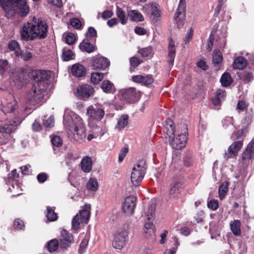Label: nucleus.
<instances>
[{"instance_id": "obj_4", "label": "nucleus", "mask_w": 254, "mask_h": 254, "mask_svg": "<svg viewBox=\"0 0 254 254\" xmlns=\"http://www.w3.org/2000/svg\"><path fill=\"white\" fill-rule=\"evenodd\" d=\"M0 5L6 11L11 7H17L19 14L23 17L26 16L29 11L26 0H0Z\"/></svg>"}, {"instance_id": "obj_30", "label": "nucleus", "mask_w": 254, "mask_h": 254, "mask_svg": "<svg viewBox=\"0 0 254 254\" xmlns=\"http://www.w3.org/2000/svg\"><path fill=\"white\" fill-rule=\"evenodd\" d=\"M127 14L130 19L132 21L137 22L143 21L144 20V18L142 14L137 10H130L128 12Z\"/></svg>"}, {"instance_id": "obj_39", "label": "nucleus", "mask_w": 254, "mask_h": 254, "mask_svg": "<svg viewBox=\"0 0 254 254\" xmlns=\"http://www.w3.org/2000/svg\"><path fill=\"white\" fill-rule=\"evenodd\" d=\"M138 53L143 58H150L153 55L152 48L150 46L139 50Z\"/></svg>"}, {"instance_id": "obj_16", "label": "nucleus", "mask_w": 254, "mask_h": 254, "mask_svg": "<svg viewBox=\"0 0 254 254\" xmlns=\"http://www.w3.org/2000/svg\"><path fill=\"white\" fill-rule=\"evenodd\" d=\"M253 158H254V138L241 154V159L244 164L249 163L250 161Z\"/></svg>"}, {"instance_id": "obj_38", "label": "nucleus", "mask_w": 254, "mask_h": 254, "mask_svg": "<svg viewBox=\"0 0 254 254\" xmlns=\"http://www.w3.org/2000/svg\"><path fill=\"white\" fill-rule=\"evenodd\" d=\"M116 14L120 19L122 24H125L127 23V17L126 16V12L118 6H117Z\"/></svg>"}, {"instance_id": "obj_24", "label": "nucleus", "mask_w": 254, "mask_h": 254, "mask_svg": "<svg viewBox=\"0 0 254 254\" xmlns=\"http://www.w3.org/2000/svg\"><path fill=\"white\" fill-rule=\"evenodd\" d=\"M132 81L134 82L141 83L144 85H149L153 82L152 75H146L145 76L137 75L132 76Z\"/></svg>"}, {"instance_id": "obj_40", "label": "nucleus", "mask_w": 254, "mask_h": 254, "mask_svg": "<svg viewBox=\"0 0 254 254\" xmlns=\"http://www.w3.org/2000/svg\"><path fill=\"white\" fill-rule=\"evenodd\" d=\"M228 183L227 182H225L219 187L218 191L219 198L221 199H223L227 194L228 190Z\"/></svg>"}, {"instance_id": "obj_32", "label": "nucleus", "mask_w": 254, "mask_h": 254, "mask_svg": "<svg viewBox=\"0 0 254 254\" xmlns=\"http://www.w3.org/2000/svg\"><path fill=\"white\" fill-rule=\"evenodd\" d=\"M128 116L127 115H123L119 119L116 128L119 130H122L128 125Z\"/></svg>"}, {"instance_id": "obj_63", "label": "nucleus", "mask_w": 254, "mask_h": 254, "mask_svg": "<svg viewBox=\"0 0 254 254\" xmlns=\"http://www.w3.org/2000/svg\"><path fill=\"white\" fill-rule=\"evenodd\" d=\"M196 64L198 67L204 70H206L208 68V66L207 65L205 62L203 60H200Z\"/></svg>"}, {"instance_id": "obj_27", "label": "nucleus", "mask_w": 254, "mask_h": 254, "mask_svg": "<svg viewBox=\"0 0 254 254\" xmlns=\"http://www.w3.org/2000/svg\"><path fill=\"white\" fill-rule=\"evenodd\" d=\"M248 64L247 60L243 57H237L233 64V67L235 69H243Z\"/></svg>"}, {"instance_id": "obj_23", "label": "nucleus", "mask_w": 254, "mask_h": 254, "mask_svg": "<svg viewBox=\"0 0 254 254\" xmlns=\"http://www.w3.org/2000/svg\"><path fill=\"white\" fill-rule=\"evenodd\" d=\"M243 146V141L239 140L234 142L228 149L227 152L225 153L224 157L226 159L235 156L238 151Z\"/></svg>"}, {"instance_id": "obj_56", "label": "nucleus", "mask_w": 254, "mask_h": 254, "mask_svg": "<svg viewBox=\"0 0 254 254\" xmlns=\"http://www.w3.org/2000/svg\"><path fill=\"white\" fill-rule=\"evenodd\" d=\"M128 152V148L127 147H124L121 150L119 154V162H121L125 158L126 154Z\"/></svg>"}, {"instance_id": "obj_54", "label": "nucleus", "mask_w": 254, "mask_h": 254, "mask_svg": "<svg viewBox=\"0 0 254 254\" xmlns=\"http://www.w3.org/2000/svg\"><path fill=\"white\" fill-rule=\"evenodd\" d=\"M48 178V175L46 173H40L37 176V179L40 183H44L47 180Z\"/></svg>"}, {"instance_id": "obj_42", "label": "nucleus", "mask_w": 254, "mask_h": 254, "mask_svg": "<svg viewBox=\"0 0 254 254\" xmlns=\"http://www.w3.org/2000/svg\"><path fill=\"white\" fill-rule=\"evenodd\" d=\"M47 217L49 221H55L57 219L58 216L57 213L50 206L47 207Z\"/></svg>"}, {"instance_id": "obj_13", "label": "nucleus", "mask_w": 254, "mask_h": 254, "mask_svg": "<svg viewBox=\"0 0 254 254\" xmlns=\"http://www.w3.org/2000/svg\"><path fill=\"white\" fill-rule=\"evenodd\" d=\"M18 105L17 102L15 99H12L11 101L7 103L5 106L2 107L1 110L5 113H11L13 114V120L9 122V124L11 123L13 125V121L16 120V119H19L22 121L21 118L17 117L18 115Z\"/></svg>"}, {"instance_id": "obj_14", "label": "nucleus", "mask_w": 254, "mask_h": 254, "mask_svg": "<svg viewBox=\"0 0 254 254\" xmlns=\"http://www.w3.org/2000/svg\"><path fill=\"white\" fill-rule=\"evenodd\" d=\"M143 12L149 13L151 12L150 14V18L151 20L154 22H157L160 16V11L159 8L156 5L153 4H146L142 8Z\"/></svg>"}, {"instance_id": "obj_50", "label": "nucleus", "mask_w": 254, "mask_h": 254, "mask_svg": "<svg viewBox=\"0 0 254 254\" xmlns=\"http://www.w3.org/2000/svg\"><path fill=\"white\" fill-rule=\"evenodd\" d=\"M43 125L46 127L51 128L54 126V118L53 116L50 117L47 120H44Z\"/></svg>"}, {"instance_id": "obj_64", "label": "nucleus", "mask_w": 254, "mask_h": 254, "mask_svg": "<svg viewBox=\"0 0 254 254\" xmlns=\"http://www.w3.org/2000/svg\"><path fill=\"white\" fill-rule=\"evenodd\" d=\"M134 32L137 34L143 35L146 33V30L144 28L141 27H136L134 28Z\"/></svg>"}, {"instance_id": "obj_19", "label": "nucleus", "mask_w": 254, "mask_h": 254, "mask_svg": "<svg viewBox=\"0 0 254 254\" xmlns=\"http://www.w3.org/2000/svg\"><path fill=\"white\" fill-rule=\"evenodd\" d=\"M167 48V63L169 64V67L171 69L173 65L176 53L175 43L171 38L169 40Z\"/></svg>"}, {"instance_id": "obj_41", "label": "nucleus", "mask_w": 254, "mask_h": 254, "mask_svg": "<svg viewBox=\"0 0 254 254\" xmlns=\"http://www.w3.org/2000/svg\"><path fill=\"white\" fill-rule=\"evenodd\" d=\"M59 247H60V244L58 240L53 239L48 243L47 248L50 252H53L57 250Z\"/></svg>"}, {"instance_id": "obj_33", "label": "nucleus", "mask_w": 254, "mask_h": 254, "mask_svg": "<svg viewBox=\"0 0 254 254\" xmlns=\"http://www.w3.org/2000/svg\"><path fill=\"white\" fill-rule=\"evenodd\" d=\"M223 60L222 54L220 51H214L212 55V63L215 66L218 67Z\"/></svg>"}, {"instance_id": "obj_51", "label": "nucleus", "mask_w": 254, "mask_h": 254, "mask_svg": "<svg viewBox=\"0 0 254 254\" xmlns=\"http://www.w3.org/2000/svg\"><path fill=\"white\" fill-rule=\"evenodd\" d=\"M70 25L76 29H79L82 26L81 22L78 18H73L70 19Z\"/></svg>"}, {"instance_id": "obj_35", "label": "nucleus", "mask_w": 254, "mask_h": 254, "mask_svg": "<svg viewBox=\"0 0 254 254\" xmlns=\"http://www.w3.org/2000/svg\"><path fill=\"white\" fill-rule=\"evenodd\" d=\"M8 46L11 51H13L15 52V54L16 56H20L21 55V50L19 45L16 41H10L8 43Z\"/></svg>"}, {"instance_id": "obj_59", "label": "nucleus", "mask_w": 254, "mask_h": 254, "mask_svg": "<svg viewBox=\"0 0 254 254\" xmlns=\"http://www.w3.org/2000/svg\"><path fill=\"white\" fill-rule=\"evenodd\" d=\"M24 226V225L22 220L19 219H17L15 220L14 222V227L15 228L21 230Z\"/></svg>"}, {"instance_id": "obj_21", "label": "nucleus", "mask_w": 254, "mask_h": 254, "mask_svg": "<svg viewBox=\"0 0 254 254\" xmlns=\"http://www.w3.org/2000/svg\"><path fill=\"white\" fill-rule=\"evenodd\" d=\"M156 206V200L151 199L145 207L143 216L148 220L151 219L155 215Z\"/></svg>"}, {"instance_id": "obj_6", "label": "nucleus", "mask_w": 254, "mask_h": 254, "mask_svg": "<svg viewBox=\"0 0 254 254\" xmlns=\"http://www.w3.org/2000/svg\"><path fill=\"white\" fill-rule=\"evenodd\" d=\"M90 205L86 204L79 212V213L73 217L72 220V228L74 230H78L80 224L88 223L90 216Z\"/></svg>"}, {"instance_id": "obj_3", "label": "nucleus", "mask_w": 254, "mask_h": 254, "mask_svg": "<svg viewBox=\"0 0 254 254\" xmlns=\"http://www.w3.org/2000/svg\"><path fill=\"white\" fill-rule=\"evenodd\" d=\"M182 132L178 131L177 135L175 137V126L173 121L171 120L166 121L165 125L166 138H168L170 144L172 148L176 150H180L184 148L186 144L187 130L186 126L184 125Z\"/></svg>"}, {"instance_id": "obj_18", "label": "nucleus", "mask_w": 254, "mask_h": 254, "mask_svg": "<svg viewBox=\"0 0 254 254\" xmlns=\"http://www.w3.org/2000/svg\"><path fill=\"white\" fill-rule=\"evenodd\" d=\"M77 96L81 99L86 100L91 96L94 89L91 86L85 84L79 86L77 89Z\"/></svg>"}, {"instance_id": "obj_45", "label": "nucleus", "mask_w": 254, "mask_h": 254, "mask_svg": "<svg viewBox=\"0 0 254 254\" xmlns=\"http://www.w3.org/2000/svg\"><path fill=\"white\" fill-rule=\"evenodd\" d=\"M62 59L64 61H68L73 59V54L70 50L64 49L62 54Z\"/></svg>"}, {"instance_id": "obj_37", "label": "nucleus", "mask_w": 254, "mask_h": 254, "mask_svg": "<svg viewBox=\"0 0 254 254\" xmlns=\"http://www.w3.org/2000/svg\"><path fill=\"white\" fill-rule=\"evenodd\" d=\"M239 77L241 79L243 80L245 83H248L253 80V74L251 72L244 71L240 73Z\"/></svg>"}, {"instance_id": "obj_29", "label": "nucleus", "mask_w": 254, "mask_h": 254, "mask_svg": "<svg viewBox=\"0 0 254 254\" xmlns=\"http://www.w3.org/2000/svg\"><path fill=\"white\" fill-rule=\"evenodd\" d=\"M79 49L82 51L88 53H92L95 51V47L87 41L83 40L79 46Z\"/></svg>"}, {"instance_id": "obj_9", "label": "nucleus", "mask_w": 254, "mask_h": 254, "mask_svg": "<svg viewBox=\"0 0 254 254\" xmlns=\"http://www.w3.org/2000/svg\"><path fill=\"white\" fill-rule=\"evenodd\" d=\"M128 239L127 232L122 231L115 236L112 243L113 246L116 249L122 250L126 246Z\"/></svg>"}, {"instance_id": "obj_28", "label": "nucleus", "mask_w": 254, "mask_h": 254, "mask_svg": "<svg viewBox=\"0 0 254 254\" xmlns=\"http://www.w3.org/2000/svg\"><path fill=\"white\" fill-rule=\"evenodd\" d=\"M81 168L85 173H89L92 169V159L88 156L84 157L81 161Z\"/></svg>"}, {"instance_id": "obj_47", "label": "nucleus", "mask_w": 254, "mask_h": 254, "mask_svg": "<svg viewBox=\"0 0 254 254\" xmlns=\"http://www.w3.org/2000/svg\"><path fill=\"white\" fill-rule=\"evenodd\" d=\"M144 237L147 239H151L152 241L155 239V230L154 228H149L144 230Z\"/></svg>"}, {"instance_id": "obj_12", "label": "nucleus", "mask_w": 254, "mask_h": 254, "mask_svg": "<svg viewBox=\"0 0 254 254\" xmlns=\"http://www.w3.org/2000/svg\"><path fill=\"white\" fill-rule=\"evenodd\" d=\"M185 16L186 2L185 0H180L174 16L175 20L178 23V27L183 26Z\"/></svg>"}, {"instance_id": "obj_43", "label": "nucleus", "mask_w": 254, "mask_h": 254, "mask_svg": "<svg viewBox=\"0 0 254 254\" xmlns=\"http://www.w3.org/2000/svg\"><path fill=\"white\" fill-rule=\"evenodd\" d=\"M86 187L88 190L92 191H96L98 188L97 180L94 178H91L89 180Z\"/></svg>"}, {"instance_id": "obj_36", "label": "nucleus", "mask_w": 254, "mask_h": 254, "mask_svg": "<svg viewBox=\"0 0 254 254\" xmlns=\"http://www.w3.org/2000/svg\"><path fill=\"white\" fill-rule=\"evenodd\" d=\"M103 91L106 93H112L114 91L115 88L113 84L109 80H104L101 86Z\"/></svg>"}, {"instance_id": "obj_53", "label": "nucleus", "mask_w": 254, "mask_h": 254, "mask_svg": "<svg viewBox=\"0 0 254 254\" xmlns=\"http://www.w3.org/2000/svg\"><path fill=\"white\" fill-rule=\"evenodd\" d=\"M8 67V62L6 60H0V73H3Z\"/></svg>"}, {"instance_id": "obj_34", "label": "nucleus", "mask_w": 254, "mask_h": 254, "mask_svg": "<svg viewBox=\"0 0 254 254\" xmlns=\"http://www.w3.org/2000/svg\"><path fill=\"white\" fill-rule=\"evenodd\" d=\"M233 80L231 75L228 72L223 73L221 77L220 82L224 87L229 86L232 82Z\"/></svg>"}, {"instance_id": "obj_49", "label": "nucleus", "mask_w": 254, "mask_h": 254, "mask_svg": "<svg viewBox=\"0 0 254 254\" xmlns=\"http://www.w3.org/2000/svg\"><path fill=\"white\" fill-rule=\"evenodd\" d=\"M88 244V239L84 238L82 240L81 243H80L78 251L79 253L83 254L86 251L87 245Z\"/></svg>"}, {"instance_id": "obj_44", "label": "nucleus", "mask_w": 254, "mask_h": 254, "mask_svg": "<svg viewBox=\"0 0 254 254\" xmlns=\"http://www.w3.org/2000/svg\"><path fill=\"white\" fill-rule=\"evenodd\" d=\"M104 74L101 72H93L91 75V81L94 84H97L103 78Z\"/></svg>"}, {"instance_id": "obj_55", "label": "nucleus", "mask_w": 254, "mask_h": 254, "mask_svg": "<svg viewBox=\"0 0 254 254\" xmlns=\"http://www.w3.org/2000/svg\"><path fill=\"white\" fill-rule=\"evenodd\" d=\"M207 206L209 208L215 210L218 207V202L217 200H212L208 202Z\"/></svg>"}, {"instance_id": "obj_15", "label": "nucleus", "mask_w": 254, "mask_h": 254, "mask_svg": "<svg viewBox=\"0 0 254 254\" xmlns=\"http://www.w3.org/2000/svg\"><path fill=\"white\" fill-rule=\"evenodd\" d=\"M21 38L23 40H33L35 39L34 35V31L32 24L26 22L24 24L22 29L20 30Z\"/></svg>"}, {"instance_id": "obj_25", "label": "nucleus", "mask_w": 254, "mask_h": 254, "mask_svg": "<svg viewBox=\"0 0 254 254\" xmlns=\"http://www.w3.org/2000/svg\"><path fill=\"white\" fill-rule=\"evenodd\" d=\"M71 71L73 75L76 77H82L86 73L85 67L79 64H73L71 68Z\"/></svg>"}, {"instance_id": "obj_52", "label": "nucleus", "mask_w": 254, "mask_h": 254, "mask_svg": "<svg viewBox=\"0 0 254 254\" xmlns=\"http://www.w3.org/2000/svg\"><path fill=\"white\" fill-rule=\"evenodd\" d=\"M52 144L56 146H60L62 145L63 140L59 136H54L51 139Z\"/></svg>"}, {"instance_id": "obj_11", "label": "nucleus", "mask_w": 254, "mask_h": 254, "mask_svg": "<svg viewBox=\"0 0 254 254\" xmlns=\"http://www.w3.org/2000/svg\"><path fill=\"white\" fill-rule=\"evenodd\" d=\"M58 240L60 244V247L62 249H66L73 242V237L71 234L63 229L61 231L60 235Z\"/></svg>"}, {"instance_id": "obj_1", "label": "nucleus", "mask_w": 254, "mask_h": 254, "mask_svg": "<svg viewBox=\"0 0 254 254\" xmlns=\"http://www.w3.org/2000/svg\"><path fill=\"white\" fill-rule=\"evenodd\" d=\"M32 76L35 82L26 95L27 101L30 105L41 104L43 101L45 93L50 83V75L47 71L38 70L32 72Z\"/></svg>"}, {"instance_id": "obj_61", "label": "nucleus", "mask_w": 254, "mask_h": 254, "mask_svg": "<svg viewBox=\"0 0 254 254\" xmlns=\"http://www.w3.org/2000/svg\"><path fill=\"white\" fill-rule=\"evenodd\" d=\"M248 105L246 103V102L244 101L241 100L238 103L237 109L243 111L245 109H246Z\"/></svg>"}, {"instance_id": "obj_58", "label": "nucleus", "mask_w": 254, "mask_h": 254, "mask_svg": "<svg viewBox=\"0 0 254 254\" xmlns=\"http://www.w3.org/2000/svg\"><path fill=\"white\" fill-rule=\"evenodd\" d=\"M213 36L212 34H211L209 37V39H208L207 44L206 45V49L209 51H211L212 49L213 45Z\"/></svg>"}, {"instance_id": "obj_17", "label": "nucleus", "mask_w": 254, "mask_h": 254, "mask_svg": "<svg viewBox=\"0 0 254 254\" xmlns=\"http://www.w3.org/2000/svg\"><path fill=\"white\" fill-rule=\"evenodd\" d=\"M123 98L128 102L132 103L137 101L140 97V91L135 88L131 87L126 90L122 94Z\"/></svg>"}, {"instance_id": "obj_48", "label": "nucleus", "mask_w": 254, "mask_h": 254, "mask_svg": "<svg viewBox=\"0 0 254 254\" xmlns=\"http://www.w3.org/2000/svg\"><path fill=\"white\" fill-rule=\"evenodd\" d=\"M76 37L72 33H68L65 38V42L68 45H72L75 43Z\"/></svg>"}, {"instance_id": "obj_7", "label": "nucleus", "mask_w": 254, "mask_h": 254, "mask_svg": "<svg viewBox=\"0 0 254 254\" xmlns=\"http://www.w3.org/2000/svg\"><path fill=\"white\" fill-rule=\"evenodd\" d=\"M14 125L10 123L3 126H0V145L5 143L10 136L9 133L14 132L16 127L21 123V120L16 119L13 121Z\"/></svg>"}, {"instance_id": "obj_31", "label": "nucleus", "mask_w": 254, "mask_h": 254, "mask_svg": "<svg viewBox=\"0 0 254 254\" xmlns=\"http://www.w3.org/2000/svg\"><path fill=\"white\" fill-rule=\"evenodd\" d=\"M230 228L233 234L235 236H240L241 234V222L238 220H235L230 223Z\"/></svg>"}, {"instance_id": "obj_20", "label": "nucleus", "mask_w": 254, "mask_h": 254, "mask_svg": "<svg viewBox=\"0 0 254 254\" xmlns=\"http://www.w3.org/2000/svg\"><path fill=\"white\" fill-rule=\"evenodd\" d=\"M87 115L91 118L97 121H100L105 115V111L101 108H94L89 106L87 110Z\"/></svg>"}, {"instance_id": "obj_46", "label": "nucleus", "mask_w": 254, "mask_h": 254, "mask_svg": "<svg viewBox=\"0 0 254 254\" xmlns=\"http://www.w3.org/2000/svg\"><path fill=\"white\" fill-rule=\"evenodd\" d=\"M193 35V30L192 28H190L186 34V35L184 40V44L183 45L184 48H185L186 46L189 45L190 42L191 40Z\"/></svg>"}, {"instance_id": "obj_8", "label": "nucleus", "mask_w": 254, "mask_h": 254, "mask_svg": "<svg viewBox=\"0 0 254 254\" xmlns=\"http://www.w3.org/2000/svg\"><path fill=\"white\" fill-rule=\"evenodd\" d=\"M32 26L35 39L46 38L47 35L48 26L45 21L39 19L37 22L32 24Z\"/></svg>"}, {"instance_id": "obj_26", "label": "nucleus", "mask_w": 254, "mask_h": 254, "mask_svg": "<svg viewBox=\"0 0 254 254\" xmlns=\"http://www.w3.org/2000/svg\"><path fill=\"white\" fill-rule=\"evenodd\" d=\"M183 187V184L180 182H174L171 185L170 197H177L180 193V189Z\"/></svg>"}, {"instance_id": "obj_62", "label": "nucleus", "mask_w": 254, "mask_h": 254, "mask_svg": "<svg viewBox=\"0 0 254 254\" xmlns=\"http://www.w3.org/2000/svg\"><path fill=\"white\" fill-rule=\"evenodd\" d=\"M113 15V13L111 10H105L102 14V18L104 19H107L111 17Z\"/></svg>"}, {"instance_id": "obj_5", "label": "nucleus", "mask_w": 254, "mask_h": 254, "mask_svg": "<svg viewBox=\"0 0 254 254\" xmlns=\"http://www.w3.org/2000/svg\"><path fill=\"white\" fill-rule=\"evenodd\" d=\"M146 170V164L144 160H139L135 165L132 169L130 177L131 181L134 186L137 187L139 185L143 179Z\"/></svg>"}, {"instance_id": "obj_60", "label": "nucleus", "mask_w": 254, "mask_h": 254, "mask_svg": "<svg viewBox=\"0 0 254 254\" xmlns=\"http://www.w3.org/2000/svg\"><path fill=\"white\" fill-rule=\"evenodd\" d=\"M20 56H21V58L24 61H29L32 58V53L28 51L23 53H22L21 52V55Z\"/></svg>"}, {"instance_id": "obj_57", "label": "nucleus", "mask_w": 254, "mask_h": 254, "mask_svg": "<svg viewBox=\"0 0 254 254\" xmlns=\"http://www.w3.org/2000/svg\"><path fill=\"white\" fill-rule=\"evenodd\" d=\"M226 96L225 92L221 89H218L216 92V96L220 101L224 100Z\"/></svg>"}, {"instance_id": "obj_2", "label": "nucleus", "mask_w": 254, "mask_h": 254, "mask_svg": "<svg viewBox=\"0 0 254 254\" xmlns=\"http://www.w3.org/2000/svg\"><path fill=\"white\" fill-rule=\"evenodd\" d=\"M64 124L69 137L81 142L86 137V131L82 119L79 116H66Z\"/></svg>"}, {"instance_id": "obj_10", "label": "nucleus", "mask_w": 254, "mask_h": 254, "mask_svg": "<svg viewBox=\"0 0 254 254\" xmlns=\"http://www.w3.org/2000/svg\"><path fill=\"white\" fill-rule=\"evenodd\" d=\"M136 198L133 195L127 197L122 205L124 212L127 216H130L134 213L136 205Z\"/></svg>"}, {"instance_id": "obj_22", "label": "nucleus", "mask_w": 254, "mask_h": 254, "mask_svg": "<svg viewBox=\"0 0 254 254\" xmlns=\"http://www.w3.org/2000/svg\"><path fill=\"white\" fill-rule=\"evenodd\" d=\"M110 62L103 57H95L93 58L92 65L94 68L105 69L109 66Z\"/></svg>"}]
</instances>
